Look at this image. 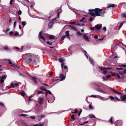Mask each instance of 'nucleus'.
<instances>
[{
    "label": "nucleus",
    "mask_w": 126,
    "mask_h": 126,
    "mask_svg": "<svg viewBox=\"0 0 126 126\" xmlns=\"http://www.w3.org/2000/svg\"><path fill=\"white\" fill-rule=\"evenodd\" d=\"M23 58L25 61L27 63L29 62L34 63L36 62L37 61L39 62V57L35 55L30 53L25 54L23 55Z\"/></svg>",
    "instance_id": "1"
},
{
    "label": "nucleus",
    "mask_w": 126,
    "mask_h": 126,
    "mask_svg": "<svg viewBox=\"0 0 126 126\" xmlns=\"http://www.w3.org/2000/svg\"><path fill=\"white\" fill-rule=\"evenodd\" d=\"M102 10V9L97 8L94 9L89 10V13L90 15L94 16H103L104 14H101L100 13Z\"/></svg>",
    "instance_id": "2"
},
{
    "label": "nucleus",
    "mask_w": 126,
    "mask_h": 126,
    "mask_svg": "<svg viewBox=\"0 0 126 126\" xmlns=\"http://www.w3.org/2000/svg\"><path fill=\"white\" fill-rule=\"evenodd\" d=\"M110 89L111 91L114 92L116 93H117V94L118 95H120V97L121 100L124 101L126 100V95H122L121 94H123L122 93L119 92H118L115 90L114 89H112V88H111Z\"/></svg>",
    "instance_id": "3"
},
{
    "label": "nucleus",
    "mask_w": 126,
    "mask_h": 126,
    "mask_svg": "<svg viewBox=\"0 0 126 126\" xmlns=\"http://www.w3.org/2000/svg\"><path fill=\"white\" fill-rule=\"evenodd\" d=\"M99 68L100 70H103V73L105 74H107V71H106V70L110 69H111V68L110 67H104L102 68L100 67L99 66Z\"/></svg>",
    "instance_id": "4"
},
{
    "label": "nucleus",
    "mask_w": 126,
    "mask_h": 126,
    "mask_svg": "<svg viewBox=\"0 0 126 126\" xmlns=\"http://www.w3.org/2000/svg\"><path fill=\"white\" fill-rule=\"evenodd\" d=\"M102 26V25L101 24H99L96 25L95 26V27L96 29L99 30L101 29Z\"/></svg>",
    "instance_id": "5"
},
{
    "label": "nucleus",
    "mask_w": 126,
    "mask_h": 126,
    "mask_svg": "<svg viewBox=\"0 0 126 126\" xmlns=\"http://www.w3.org/2000/svg\"><path fill=\"white\" fill-rule=\"evenodd\" d=\"M42 31L40 32L39 33V35H38V37L39 38L40 37L44 41H45V38L44 37V36H45V35H46V34H44V36L42 35Z\"/></svg>",
    "instance_id": "6"
},
{
    "label": "nucleus",
    "mask_w": 126,
    "mask_h": 126,
    "mask_svg": "<svg viewBox=\"0 0 126 126\" xmlns=\"http://www.w3.org/2000/svg\"><path fill=\"white\" fill-rule=\"evenodd\" d=\"M54 24V22L53 21L50 22L48 24V29H51Z\"/></svg>",
    "instance_id": "7"
},
{
    "label": "nucleus",
    "mask_w": 126,
    "mask_h": 126,
    "mask_svg": "<svg viewBox=\"0 0 126 126\" xmlns=\"http://www.w3.org/2000/svg\"><path fill=\"white\" fill-rule=\"evenodd\" d=\"M7 77V76L5 75H3L1 77L0 82L1 84L4 82L5 80V79Z\"/></svg>",
    "instance_id": "8"
},
{
    "label": "nucleus",
    "mask_w": 126,
    "mask_h": 126,
    "mask_svg": "<svg viewBox=\"0 0 126 126\" xmlns=\"http://www.w3.org/2000/svg\"><path fill=\"white\" fill-rule=\"evenodd\" d=\"M38 117V120L39 121H40L42 118H45L46 117L45 116L43 115H40L37 116Z\"/></svg>",
    "instance_id": "9"
},
{
    "label": "nucleus",
    "mask_w": 126,
    "mask_h": 126,
    "mask_svg": "<svg viewBox=\"0 0 126 126\" xmlns=\"http://www.w3.org/2000/svg\"><path fill=\"white\" fill-rule=\"evenodd\" d=\"M59 60L60 62L62 63L61 67L63 68V66H64V63H63L64 60L62 58H60L59 59Z\"/></svg>",
    "instance_id": "10"
},
{
    "label": "nucleus",
    "mask_w": 126,
    "mask_h": 126,
    "mask_svg": "<svg viewBox=\"0 0 126 126\" xmlns=\"http://www.w3.org/2000/svg\"><path fill=\"white\" fill-rule=\"evenodd\" d=\"M60 77L61 79L60 81L63 80L65 79V76H64L62 74H61L60 75Z\"/></svg>",
    "instance_id": "11"
},
{
    "label": "nucleus",
    "mask_w": 126,
    "mask_h": 126,
    "mask_svg": "<svg viewBox=\"0 0 126 126\" xmlns=\"http://www.w3.org/2000/svg\"><path fill=\"white\" fill-rule=\"evenodd\" d=\"M117 124V126H121L122 124V122L121 121H118L116 122Z\"/></svg>",
    "instance_id": "12"
},
{
    "label": "nucleus",
    "mask_w": 126,
    "mask_h": 126,
    "mask_svg": "<svg viewBox=\"0 0 126 126\" xmlns=\"http://www.w3.org/2000/svg\"><path fill=\"white\" fill-rule=\"evenodd\" d=\"M55 99V97L54 96H53L52 98L51 99L48 100V102L50 103H52L54 101Z\"/></svg>",
    "instance_id": "13"
},
{
    "label": "nucleus",
    "mask_w": 126,
    "mask_h": 126,
    "mask_svg": "<svg viewBox=\"0 0 126 126\" xmlns=\"http://www.w3.org/2000/svg\"><path fill=\"white\" fill-rule=\"evenodd\" d=\"M96 91L99 92L103 94L106 93V92L100 89L99 88L97 89H96Z\"/></svg>",
    "instance_id": "14"
},
{
    "label": "nucleus",
    "mask_w": 126,
    "mask_h": 126,
    "mask_svg": "<svg viewBox=\"0 0 126 126\" xmlns=\"http://www.w3.org/2000/svg\"><path fill=\"white\" fill-rule=\"evenodd\" d=\"M69 8L70 9L72 10L76 14L77 13V12L78 11V10H77L75 8H74L70 6H69Z\"/></svg>",
    "instance_id": "15"
},
{
    "label": "nucleus",
    "mask_w": 126,
    "mask_h": 126,
    "mask_svg": "<svg viewBox=\"0 0 126 126\" xmlns=\"http://www.w3.org/2000/svg\"><path fill=\"white\" fill-rule=\"evenodd\" d=\"M63 69H64L65 70H63V68H62V70L63 71V72H65V73H66V72H67L68 71V68L66 66H65L63 68Z\"/></svg>",
    "instance_id": "16"
},
{
    "label": "nucleus",
    "mask_w": 126,
    "mask_h": 126,
    "mask_svg": "<svg viewBox=\"0 0 126 126\" xmlns=\"http://www.w3.org/2000/svg\"><path fill=\"white\" fill-rule=\"evenodd\" d=\"M28 9L29 10L28 12V13L29 14V15L31 17L34 18H38V17H37L36 16H35L34 15H31V14L29 13V7H28Z\"/></svg>",
    "instance_id": "17"
},
{
    "label": "nucleus",
    "mask_w": 126,
    "mask_h": 126,
    "mask_svg": "<svg viewBox=\"0 0 126 126\" xmlns=\"http://www.w3.org/2000/svg\"><path fill=\"white\" fill-rule=\"evenodd\" d=\"M89 60L91 63L94 66V61L92 58H91V57H90L89 58Z\"/></svg>",
    "instance_id": "18"
},
{
    "label": "nucleus",
    "mask_w": 126,
    "mask_h": 126,
    "mask_svg": "<svg viewBox=\"0 0 126 126\" xmlns=\"http://www.w3.org/2000/svg\"><path fill=\"white\" fill-rule=\"evenodd\" d=\"M123 44L122 42H120L118 43L115 45V47H116L117 45L119 46L120 47H122V46L123 45Z\"/></svg>",
    "instance_id": "19"
},
{
    "label": "nucleus",
    "mask_w": 126,
    "mask_h": 126,
    "mask_svg": "<svg viewBox=\"0 0 126 126\" xmlns=\"http://www.w3.org/2000/svg\"><path fill=\"white\" fill-rule=\"evenodd\" d=\"M15 87V85L14 83H12L11 82V83L10 84V86L8 87V88L9 89L11 88H14Z\"/></svg>",
    "instance_id": "20"
},
{
    "label": "nucleus",
    "mask_w": 126,
    "mask_h": 126,
    "mask_svg": "<svg viewBox=\"0 0 126 126\" xmlns=\"http://www.w3.org/2000/svg\"><path fill=\"white\" fill-rule=\"evenodd\" d=\"M115 7V5L114 4H112L111 5L108 4L107 7L108 8H110L111 7Z\"/></svg>",
    "instance_id": "21"
},
{
    "label": "nucleus",
    "mask_w": 126,
    "mask_h": 126,
    "mask_svg": "<svg viewBox=\"0 0 126 126\" xmlns=\"http://www.w3.org/2000/svg\"><path fill=\"white\" fill-rule=\"evenodd\" d=\"M92 85H93L96 86V87H98V88H99L100 86L98 84L96 83L95 82L92 83Z\"/></svg>",
    "instance_id": "22"
},
{
    "label": "nucleus",
    "mask_w": 126,
    "mask_h": 126,
    "mask_svg": "<svg viewBox=\"0 0 126 126\" xmlns=\"http://www.w3.org/2000/svg\"><path fill=\"white\" fill-rule=\"evenodd\" d=\"M100 84L102 85L101 86L104 89H105L108 87V86L107 85L104 84L100 83Z\"/></svg>",
    "instance_id": "23"
},
{
    "label": "nucleus",
    "mask_w": 126,
    "mask_h": 126,
    "mask_svg": "<svg viewBox=\"0 0 126 126\" xmlns=\"http://www.w3.org/2000/svg\"><path fill=\"white\" fill-rule=\"evenodd\" d=\"M83 38L85 39L86 41H89L88 39V37H87L86 35H84L83 36Z\"/></svg>",
    "instance_id": "24"
},
{
    "label": "nucleus",
    "mask_w": 126,
    "mask_h": 126,
    "mask_svg": "<svg viewBox=\"0 0 126 126\" xmlns=\"http://www.w3.org/2000/svg\"><path fill=\"white\" fill-rule=\"evenodd\" d=\"M89 117L90 118H96V117L93 114H90L89 115Z\"/></svg>",
    "instance_id": "25"
},
{
    "label": "nucleus",
    "mask_w": 126,
    "mask_h": 126,
    "mask_svg": "<svg viewBox=\"0 0 126 126\" xmlns=\"http://www.w3.org/2000/svg\"><path fill=\"white\" fill-rule=\"evenodd\" d=\"M39 88L40 89L42 90H44L45 91H47V90L44 87V86H41L40 87H39Z\"/></svg>",
    "instance_id": "26"
},
{
    "label": "nucleus",
    "mask_w": 126,
    "mask_h": 126,
    "mask_svg": "<svg viewBox=\"0 0 126 126\" xmlns=\"http://www.w3.org/2000/svg\"><path fill=\"white\" fill-rule=\"evenodd\" d=\"M20 94L22 96H23L25 95V92L23 91H21L20 92Z\"/></svg>",
    "instance_id": "27"
},
{
    "label": "nucleus",
    "mask_w": 126,
    "mask_h": 126,
    "mask_svg": "<svg viewBox=\"0 0 126 126\" xmlns=\"http://www.w3.org/2000/svg\"><path fill=\"white\" fill-rule=\"evenodd\" d=\"M103 81H107L108 80L106 78V77L105 76L103 77H102Z\"/></svg>",
    "instance_id": "28"
},
{
    "label": "nucleus",
    "mask_w": 126,
    "mask_h": 126,
    "mask_svg": "<svg viewBox=\"0 0 126 126\" xmlns=\"http://www.w3.org/2000/svg\"><path fill=\"white\" fill-rule=\"evenodd\" d=\"M48 37L50 39H53L54 38V36L53 35H49L48 36Z\"/></svg>",
    "instance_id": "29"
},
{
    "label": "nucleus",
    "mask_w": 126,
    "mask_h": 126,
    "mask_svg": "<svg viewBox=\"0 0 126 126\" xmlns=\"http://www.w3.org/2000/svg\"><path fill=\"white\" fill-rule=\"evenodd\" d=\"M115 45L113 44L112 46V48H114V50L116 49L117 48V46L116 47H115Z\"/></svg>",
    "instance_id": "30"
},
{
    "label": "nucleus",
    "mask_w": 126,
    "mask_h": 126,
    "mask_svg": "<svg viewBox=\"0 0 126 126\" xmlns=\"http://www.w3.org/2000/svg\"><path fill=\"white\" fill-rule=\"evenodd\" d=\"M53 42L52 41V40H51V41H50V42H49V41H47V43L49 45H51L52 44V42Z\"/></svg>",
    "instance_id": "31"
},
{
    "label": "nucleus",
    "mask_w": 126,
    "mask_h": 126,
    "mask_svg": "<svg viewBox=\"0 0 126 126\" xmlns=\"http://www.w3.org/2000/svg\"><path fill=\"white\" fill-rule=\"evenodd\" d=\"M119 66L126 67V64H122L119 65Z\"/></svg>",
    "instance_id": "32"
},
{
    "label": "nucleus",
    "mask_w": 126,
    "mask_h": 126,
    "mask_svg": "<svg viewBox=\"0 0 126 126\" xmlns=\"http://www.w3.org/2000/svg\"><path fill=\"white\" fill-rule=\"evenodd\" d=\"M46 92H47V93L49 94H52V95L53 96V94H52L51 92L50 91L47 90V91H46Z\"/></svg>",
    "instance_id": "33"
},
{
    "label": "nucleus",
    "mask_w": 126,
    "mask_h": 126,
    "mask_svg": "<svg viewBox=\"0 0 126 126\" xmlns=\"http://www.w3.org/2000/svg\"><path fill=\"white\" fill-rule=\"evenodd\" d=\"M12 66L14 68H18L16 64H12Z\"/></svg>",
    "instance_id": "34"
},
{
    "label": "nucleus",
    "mask_w": 126,
    "mask_h": 126,
    "mask_svg": "<svg viewBox=\"0 0 126 126\" xmlns=\"http://www.w3.org/2000/svg\"><path fill=\"white\" fill-rule=\"evenodd\" d=\"M22 24L23 26H24L26 25V21H23L22 22Z\"/></svg>",
    "instance_id": "35"
},
{
    "label": "nucleus",
    "mask_w": 126,
    "mask_h": 126,
    "mask_svg": "<svg viewBox=\"0 0 126 126\" xmlns=\"http://www.w3.org/2000/svg\"><path fill=\"white\" fill-rule=\"evenodd\" d=\"M37 79H33V82L35 84H37V82L36 81Z\"/></svg>",
    "instance_id": "36"
},
{
    "label": "nucleus",
    "mask_w": 126,
    "mask_h": 126,
    "mask_svg": "<svg viewBox=\"0 0 126 126\" xmlns=\"http://www.w3.org/2000/svg\"><path fill=\"white\" fill-rule=\"evenodd\" d=\"M4 50H9V47L7 46H5L4 47Z\"/></svg>",
    "instance_id": "37"
},
{
    "label": "nucleus",
    "mask_w": 126,
    "mask_h": 126,
    "mask_svg": "<svg viewBox=\"0 0 126 126\" xmlns=\"http://www.w3.org/2000/svg\"><path fill=\"white\" fill-rule=\"evenodd\" d=\"M109 98L111 100H114L115 97H114L113 96H109Z\"/></svg>",
    "instance_id": "38"
},
{
    "label": "nucleus",
    "mask_w": 126,
    "mask_h": 126,
    "mask_svg": "<svg viewBox=\"0 0 126 126\" xmlns=\"http://www.w3.org/2000/svg\"><path fill=\"white\" fill-rule=\"evenodd\" d=\"M89 108L91 110L93 109L94 108L90 104L89 105Z\"/></svg>",
    "instance_id": "39"
},
{
    "label": "nucleus",
    "mask_w": 126,
    "mask_h": 126,
    "mask_svg": "<svg viewBox=\"0 0 126 126\" xmlns=\"http://www.w3.org/2000/svg\"><path fill=\"white\" fill-rule=\"evenodd\" d=\"M69 31H66L65 33L66 34V36H69Z\"/></svg>",
    "instance_id": "40"
},
{
    "label": "nucleus",
    "mask_w": 126,
    "mask_h": 126,
    "mask_svg": "<svg viewBox=\"0 0 126 126\" xmlns=\"http://www.w3.org/2000/svg\"><path fill=\"white\" fill-rule=\"evenodd\" d=\"M117 73H116L114 72H112L111 73V75L112 76H116V75Z\"/></svg>",
    "instance_id": "41"
},
{
    "label": "nucleus",
    "mask_w": 126,
    "mask_h": 126,
    "mask_svg": "<svg viewBox=\"0 0 126 126\" xmlns=\"http://www.w3.org/2000/svg\"><path fill=\"white\" fill-rule=\"evenodd\" d=\"M44 99L43 98V97H39V98L38 99V100L39 101H42Z\"/></svg>",
    "instance_id": "42"
},
{
    "label": "nucleus",
    "mask_w": 126,
    "mask_h": 126,
    "mask_svg": "<svg viewBox=\"0 0 126 126\" xmlns=\"http://www.w3.org/2000/svg\"><path fill=\"white\" fill-rule=\"evenodd\" d=\"M19 33L18 32L16 31L15 32L14 34V35L15 36H16V35H19Z\"/></svg>",
    "instance_id": "43"
},
{
    "label": "nucleus",
    "mask_w": 126,
    "mask_h": 126,
    "mask_svg": "<svg viewBox=\"0 0 126 126\" xmlns=\"http://www.w3.org/2000/svg\"><path fill=\"white\" fill-rule=\"evenodd\" d=\"M116 69L118 70H121L123 69V68H122L117 67L116 68Z\"/></svg>",
    "instance_id": "44"
},
{
    "label": "nucleus",
    "mask_w": 126,
    "mask_h": 126,
    "mask_svg": "<svg viewBox=\"0 0 126 126\" xmlns=\"http://www.w3.org/2000/svg\"><path fill=\"white\" fill-rule=\"evenodd\" d=\"M59 12H58L57 14V16L56 17L54 18L53 19H55L56 18H59Z\"/></svg>",
    "instance_id": "45"
},
{
    "label": "nucleus",
    "mask_w": 126,
    "mask_h": 126,
    "mask_svg": "<svg viewBox=\"0 0 126 126\" xmlns=\"http://www.w3.org/2000/svg\"><path fill=\"white\" fill-rule=\"evenodd\" d=\"M75 111L74 112H72V113H77L78 112V111L77 110V109H75Z\"/></svg>",
    "instance_id": "46"
},
{
    "label": "nucleus",
    "mask_w": 126,
    "mask_h": 126,
    "mask_svg": "<svg viewBox=\"0 0 126 126\" xmlns=\"http://www.w3.org/2000/svg\"><path fill=\"white\" fill-rule=\"evenodd\" d=\"M111 76L110 75H107L106 76V78L108 79H109L110 78Z\"/></svg>",
    "instance_id": "47"
},
{
    "label": "nucleus",
    "mask_w": 126,
    "mask_h": 126,
    "mask_svg": "<svg viewBox=\"0 0 126 126\" xmlns=\"http://www.w3.org/2000/svg\"><path fill=\"white\" fill-rule=\"evenodd\" d=\"M61 7H60V8L59 9V11L58 12H59V14L61 13L62 12V10L61 9Z\"/></svg>",
    "instance_id": "48"
},
{
    "label": "nucleus",
    "mask_w": 126,
    "mask_h": 126,
    "mask_svg": "<svg viewBox=\"0 0 126 126\" xmlns=\"http://www.w3.org/2000/svg\"><path fill=\"white\" fill-rule=\"evenodd\" d=\"M6 30L7 31L6 32V33L7 34L8 33V32L10 30V29L9 28H8L6 29Z\"/></svg>",
    "instance_id": "49"
},
{
    "label": "nucleus",
    "mask_w": 126,
    "mask_h": 126,
    "mask_svg": "<svg viewBox=\"0 0 126 126\" xmlns=\"http://www.w3.org/2000/svg\"><path fill=\"white\" fill-rule=\"evenodd\" d=\"M116 76L117 77L118 79H120L121 78L119 75L117 73L116 75Z\"/></svg>",
    "instance_id": "50"
},
{
    "label": "nucleus",
    "mask_w": 126,
    "mask_h": 126,
    "mask_svg": "<svg viewBox=\"0 0 126 126\" xmlns=\"http://www.w3.org/2000/svg\"><path fill=\"white\" fill-rule=\"evenodd\" d=\"M90 97H97L96 95H92L90 96Z\"/></svg>",
    "instance_id": "51"
},
{
    "label": "nucleus",
    "mask_w": 126,
    "mask_h": 126,
    "mask_svg": "<svg viewBox=\"0 0 126 126\" xmlns=\"http://www.w3.org/2000/svg\"><path fill=\"white\" fill-rule=\"evenodd\" d=\"M82 112V110H80V111H79V113L78 114V115L79 116H80V114Z\"/></svg>",
    "instance_id": "52"
},
{
    "label": "nucleus",
    "mask_w": 126,
    "mask_h": 126,
    "mask_svg": "<svg viewBox=\"0 0 126 126\" xmlns=\"http://www.w3.org/2000/svg\"><path fill=\"white\" fill-rule=\"evenodd\" d=\"M71 118L73 120H76V119L74 117V115H73L72 116H71Z\"/></svg>",
    "instance_id": "53"
},
{
    "label": "nucleus",
    "mask_w": 126,
    "mask_h": 126,
    "mask_svg": "<svg viewBox=\"0 0 126 126\" xmlns=\"http://www.w3.org/2000/svg\"><path fill=\"white\" fill-rule=\"evenodd\" d=\"M122 16L123 17H126V14H123L122 15Z\"/></svg>",
    "instance_id": "54"
},
{
    "label": "nucleus",
    "mask_w": 126,
    "mask_h": 126,
    "mask_svg": "<svg viewBox=\"0 0 126 126\" xmlns=\"http://www.w3.org/2000/svg\"><path fill=\"white\" fill-rule=\"evenodd\" d=\"M65 37V36H63L62 37V38L61 39V40L62 41V40H63L64 39Z\"/></svg>",
    "instance_id": "55"
},
{
    "label": "nucleus",
    "mask_w": 126,
    "mask_h": 126,
    "mask_svg": "<svg viewBox=\"0 0 126 126\" xmlns=\"http://www.w3.org/2000/svg\"><path fill=\"white\" fill-rule=\"evenodd\" d=\"M102 30H104L105 32H106L107 30V29H106V27H104L102 29Z\"/></svg>",
    "instance_id": "56"
},
{
    "label": "nucleus",
    "mask_w": 126,
    "mask_h": 126,
    "mask_svg": "<svg viewBox=\"0 0 126 126\" xmlns=\"http://www.w3.org/2000/svg\"><path fill=\"white\" fill-rule=\"evenodd\" d=\"M123 24H124L123 22H122V23H121L120 25V26L119 27V29H120L121 27L123 25Z\"/></svg>",
    "instance_id": "57"
},
{
    "label": "nucleus",
    "mask_w": 126,
    "mask_h": 126,
    "mask_svg": "<svg viewBox=\"0 0 126 126\" xmlns=\"http://www.w3.org/2000/svg\"><path fill=\"white\" fill-rule=\"evenodd\" d=\"M18 14L19 15H21V10H19L17 12Z\"/></svg>",
    "instance_id": "58"
},
{
    "label": "nucleus",
    "mask_w": 126,
    "mask_h": 126,
    "mask_svg": "<svg viewBox=\"0 0 126 126\" xmlns=\"http://www.w3.org/2000/svg\"><path fill=\"white\" fill-rule=\"evenodd\" d=\"M0 105L2 107H4V106L3 104L1 102H0ZM4 108H5V107H4Z\"/></svg>",
    "instance_id": "59"
},
{
    "label": "nucleus",
    "mask_w": 126,
    "mask_h": 126,
    "mask_svg": "<svg viewBox=\"0 0 126 126\" xmlns=\"http://www.w3.org/2000/svg\"><path fill=\"white\" fill-rule=\"evenodd\" d=\"M33 96H32V95H31L29 96V101H30L31 100V98Z\"/></svg>",
    "instance_id": "60"
},
{
    "label": "nucleus",
    "mask_w": 126,
    "mask_h": 126,
    "mask_svg": "<svg viewBox=\"0 0 126 126\" xmlns=\"http://www.w3.org/2000/svg\"><path fill=\"white\" fill-rule=\"evenodd\" d=\"M30 117L32 119H34L35 118V116H31Z\"/></svg>",
    "instance_id": "61"
},
{
    "label": "nucleus",
    "mask_w": 126,
    "mask_h": 126,
    "mask_svg": "<svg viewBox=\"0 0 126 126\" xmlns=\"http://www.w3.org/2000/svg\"><path fill=\"white\" fill-rule=\"evenodd\" d=\"M115 99H116L118 101H119L120 100L116 96L115 97Z\"/></svg>",
    "instance_id": "62"
},
{
    "label": "nucleus",
    "mask_w": 126,
    "mask_h": 126,
    "mask_svg": "<svg viewBox=\"0 0 126 126\" xmlns=\"http://www.w3.org/2000/svg\"><path fill=\"white\" fill-rule=\"evenodd\" d=\"M78 34L79 36L81 35H82V34L80 32H78L77 33Z\"/></svg>",
    "instance_id": "63"
},
{
    "label": "nucleus",
    "mask_w": 126,
    "mask_h": 126,
    "mask_svg": "<svg viewBox=\"0 0 126 126\" xmlns=\"http://www.w3.org/2000/svg\"><path fill=\"white\" fill-rule=\"evenodd\" d=\"M8 60L9 61V64H12V63L10 61V60L9 59Z\"/></svg>",
    "instance_id": "64"
}]
</instances>
